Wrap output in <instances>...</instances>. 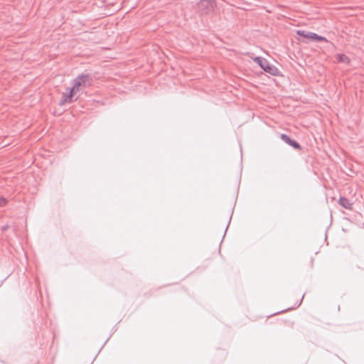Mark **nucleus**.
Wrapping results in <instances>:
<instances>
[{
    "label": "nucleus",
    "mask_w": 364,
    "mask_h": 364,
    "mask_svg": "<svg viewBox=\"0 0 364 364\" xmlns=\"http://www.w3.org/2000/svg\"><path fill=\"white\" fill-rule=\"evenodd\" d=\"M93 79L88 74H81L77 76L72 82L73 86L70 88L71 95H75L79 92H82L84 89L90 87L92 85Z\"/></svg>",
    "instance_id": "obj_1"
},
{
    "label": "nucleus",
    "mask_w": 364,
    "mask_h": 364,
    "mask_svg": "<svg viewBox=\"0 0 364 364\" xmlns=\"http://www.w3.org/2000/svg\"><path fill=\"white\" fill-rule=\"evenodd\" d=\"M254 61L266 73H268L272 75H277L279 70L278 69L271 65L265 58L262 57H255Z\"/></svg>",
    "instance_id": "obj_2"
},
{
    "label": "nucleus",
    "mask_w": 364,
    "mask_h": 364,
    "mask_svg": "<svg viewBox=\"0 0 364 364\" xmlns=\"http://www.w3.org/2000/svg\"><path fill=\"white\" fill-rule=\"evenodd\" d=\"M296 34L299 36L310 39L313 41H326V42L328 41L325 37L318 36V34L313 33V32H310V31L298 30L296 31Z\"/></svg>",
    "instance_id": "obj_3"
},
{
    "label": "nucleus",
    "mask_w": 364,
    "mask_h": 364,
    "mask_svg": "<svg viewBox=\"0 0 364 364\" xmlns=\"http://www.w3.org/2000/svg\"><path fill=\"white\" fill-rule=\"evenodd\" d=\"M282 140L289 146L294 147L295 149H301L300 144L295 140L291 139L287 134H281Z\"/></svg>",
    "instance_id": "obj_4"
},
{
    "label": "nucleus",
    "mask_w": 364,
    "mask_h": 364,
    "mask_svg": "<svg viewBox=\"0 0 364 364\" xmlns=\"http://www.w3.org/2000/svg\"><path fill=\"white\" fill-rule=\"evenodd\" d=\"M75 95H71V91L70 90L69 93L67 95H63V98L59 102L60 105H63L67 102H72L73 101L77 100V98L73 100V97Z\"/></svg>",
    "instance_id": "obj_5"
},
{
    "label": "nucleus",
    "mask_w": 364,
    "mask_h": 364,
    "mask_svg": "<svg viewBox=\"0 0 364 364\" xmlns=\"http://www.w3.org/2000/svg\"><path fill=\"white\" fill-rule=\"evenodd\" d=\"M339 204L346 209H350L351 208V203H350V200L346 198L341 197L339 199Z\"/></svg>",
    "instance_id": "obj_6"
},
{
    "label": "nucleus",
    "mask_w": 364,
    "mask_h": 364,
    "mask_svg": "<svg viewBox=\"0 0 364 364\" xmlns=\"http://www.w3.org/2000/svg\"><path fill=\"white\" fill-rule=\"evenodd\" d=\"M336 59L338 62L348 64L350 63V58L344 54H338Z\"/></svg>",
    "instance_id": "obj_7"
},
{
    "label": "nucleus",
    "mask_w": 364,
    "mask_h": 364,
    "mask_svg": "<svg viewBox=\"0 0 364 364\" xmlns=\"http://www.w3.org/2000/svg\"><path fill=\"white\" fill-rule=\"evenodd\" d=\"M6 199L4 197H0V207H2L6 204Z\"/></svg>",
    "instance_id": "obj_8"
},
{
    "label": "nucleus",
    "mask_w": 364,
    "mask_h": 364,
    "mask_svg": "<svg viewBox=\"0 0 364 364\" xmlns=\"http://www.w3.org/2000/svg\"><path fill=\"white\" fill-rule=\"evenodd\" d=\"M303 298H304V296H302V298H301V301H302ZM301 302V301H300V302H299V304H297L296 307H297V306H300Z\"/></svg>",
    "instance_id": "obj_9"
},
{
    "label": "nucleus",
    "mask_w": 364,
    "mask_h": 364,
    "mask_svg": "<svg viewBox=\"0 0 364 364\" xmlns=\"http://www.w3.org/2000/svg\"><path fill=\"white\" fill-rule=\"evenodd\" d=\"M205 2H206V0H202V1H201V4H203V3H205Z\"/></svg>",
    "instance_id": "obj_10"
},
{
    "label": "nucleus",
    "mask_w": 364,
    "mask_h": 364,
    "mask_svg": "<svg viewBox=\"0 0 364 364\" xmlns=\"http://www.w3.org/2000/svg\"><path fill=\"white\" fill-rule=\"evenodd\" d=\"M228 225H229V223L228 224V225L226 226V229H225V231L227 230V229L228 228Z\"/></svg>",
    "instance_id": "obj_11"
}]
</instances>
